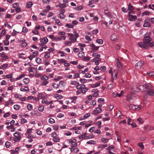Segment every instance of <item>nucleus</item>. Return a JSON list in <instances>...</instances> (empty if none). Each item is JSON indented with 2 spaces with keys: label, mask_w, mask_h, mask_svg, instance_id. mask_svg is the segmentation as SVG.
I'll use <instances>...</instances> for the list:
<instances>
[{
  "label": "nucleus",
  "mask_w": 154,
  "mask_h": 154,
  "mask_svg": "<svg viewBox=\"0 0 154 154\" xmlns=\"http://www.w3.org/2000/svg\"><path fill=\"white\" fill-rule=\"evenodd\" d=\"M143 42H139L138 45L140 47L147 49L148 47H152L154 46V42H151L152 38L147 33H146L143 38Z\"/></svg>",
  "instance_id": "1"
},
{
  "label": "nucleus",
  "mask_w": 154,
  "mask_h": 154,
  "mask_svg": "<svg viewBox=\"0 0 154 154\" xmlns=\"http://www.w3.org/2000/svg\"><path fill=\"white\" fill-rule=\"evenodd\" d=\"M146 86H145V91H146L152 90L153 86L149 83H146L145 84Z\"/></svg>",
  "instance_id": "2"
},
{
  "label": "nucleus",
  "mask_w": 154,
  "mask_h": 154,
  "mask_svg": "<svg viewBox=\"0 0 154 154\" xmlns=\"http://www.w3.org/2000/svg\"><path fill=\"white\" fill-rule=\"evenodd\" d=\"M144 62L142 61H139L135 65V68L137 69H140L143 66Z\"/></svg>",
  "instance_id": "3"
},
{
  "label": "nucleus",
  "mask_w": 154,
  "mask_h": 154,
  "mask_svg": "<svg viewBox=\"0 0 154 154\" xmlns=\"http://www.w3.org/2000/svg\"><path fill=\"white\" fill-rule=\"evenodd\" d=\"M150 22V21L149 18L146 19L144 21V23L143 25V26L144 27L150 26L151 24L149 23Z\"/></svg>",
  "instance_id": "4"
},
{
  "label": "nucleus",
  "mask_w": 154,
  "mask_h": 154,
  "mask_svg": "<svg viewBox=\"0 0 154 154\" xmlns=\"http://www.w3.org/2000/svg\"><path fill=\"white\" fill-rule=\"evenodd\" d=\"M102 111V109L99 107L95 108L93 111V113L94 115H97L99 113H100Z\"/></svg>",
  "instance_id": "5"
},
{
  "label": "nucleus",
  "mask_w": 154,
  "mask_h": 154,
  "mask_svg": "<svg viewBox=\"0 0 154 154\" xmlns=\"http://www.w3.org/2000/svg\"><path fill=\"white\" fill-rule=\"evenodd\" d=\"M116 60H117V65L118 69L119 71H120L122 68V65L119 59L117 58Z\"/></svg>",
  "instance_id": "6"
},
{
  "label": "nucleus",
  "mask_w": 154,
  "mask_h": 154,
  "mask_svg": "<svg viewBox=\"0 0 154 154\" xmlns=\"http://www.w3.org/2000/svg\"><path fill=\"white\" fill-rule=\"evenodd\" d=\"M136 16H133V15L129 14L128 16V20L130 21H133L137 19Z\"/></svg>",
  "instance_id": "7"
},
{
  "label": "nucleus",
  "mask_w": 154,
  "mask_h": 154,
  "mask_svg": "<svg viewBox=\"0 0 154 154\" xmlns=\"http://www.w3.org/2000/svg\"><path fill=\"white\" fill-rule=\"evenodd\" d=\"M74 36L70 38V40L72 42H74L76 41L77 38L79 37V35L78 34H76L74 35Z\"/></svg>",
  "instance_id": "8"
},
{
  "label": "nucleus",
  "mask_w": 154,
  "mask_h": 154,
  "mask_svg": "<svg viewBox=\"0 0 154 154\" xmlns=\"http://www.w3.org/2000/svg\"><path fill=\"white\" fill-rule=\"evenodd\" d=\"M65 11L64 9H61V12L59 15L58 17L61 19H63L65 17V15L64 14Z\"/></svg>",
  "instance_id": "9"
},
{
  "label": "nucleus",
  "mask_w": 154,
  "mask_h": 154,
  "mask_svg": "<svg viewBox=\"0 0 154 154\" xmlns=\"http://www.w3.org/2000/svg\"><path fill=\"white\" fill-rule=\"evenodd\" d=\"M38 52L37 51H35L33 52V55L29 56L28 57V58L30 60H31L33 58L35 57V56L37 55Z\"/></svg>",
  "instance_id": "10"
},
{
  "label": "nucleus",
  "mask_w": 154,
  "mask_h": 154,
  "mask_svg": "<svg viewBox=\"0 0 154 154\" xmlns=\"http://www.w3.org/2000/svg\"><path fill=\"white\" fill-rule=\"evenodd\" d=\"M48 41V39L47 38H41L40 39V42L42 43V44H46Z\"/></svg>",
  "instance_id": "11"
},
{
  "label": "nucleus",
  "mask_w": 154,
  "mask_h": 154,
  "mask_svg": "<svg viewBox=\"0 0 154 154\" xmlns=\"http://www.w3.org/2000/svg\"><path fill=\"white\" fill-rule=\"evenodd\" d=\"M20 90L22 91H26L27 92H29V89L28 87H25L23 88V86L21 87L20 88Z\"/></svg>",
  "instance_id": "12"
},
{
  "label": "nucleus",
  "mask_w": 154,
  "mask_h": 154,
  "mask_svg": "<svg viewBox=\"0 0 154 154\" xmlns=\"http://www.w3.org/2000/svg\"><path fill=\"white\" fill-rule=\"evenodd\" d=\"M110 38L111 40L112 41H115L117 40L118 39L117 36L115 34H113L111 36Z\"/></svg>",
  "instance_id": "13"
},
{
  "label": "nucleus",
  "mask_w": 154,
  "mask_h": 154,
  "mask_svg": "<svg viewBox=\"0 0 154 154\" xmlns=\"http://www.w3.org/2000/svg\"><path fill=\"white\" fill-rule=\"evenodd\" d=\"M40 79L42 81H46L49 78L46 75H43L41 77Z\"/></svg>",
  "instance_id": "14"
},
{
  "label": "nucleus",
  "mask_w": 154,
  "mask_h": 154,
  "mask_svg": "<svg viewBox=\"0 0 154 154\" xmlns=\"http://www.w3.org/2000/svg\"><path fill=\"white\" fill-rule=\"evenodd\" d=\"M87 134L86 133H85L83 134H82L79 137V138L80 139H86V137H87V136H86V135Z\"/></svg>",
  "instance_id": "15"
},
{
  "label": "nucleus",
  "mask_w": 154,
  "mask_h": 154,
  "mask_svg": "<svg viewBox=\"0 0 154 154\" xmlns=\"http://www.w3.org/2000/svg\"><path fill=\"white\" fill-rule=\"evenodd\" d=\"M42 103L44 104L45 103L47 105H48L52 103L51 101H48L46 99V100H42Z\"/></svg>",
  "instance_id": "16"
},
{
  "label": "nucleus",
  "mask_w": 154,
  "mask_h": 154,
  "mask_svg": "<svg viewBox=\"0 0 154 154\" xmlns=\"http://www.w3.org/2000/svg\"><path fill=\"white\" fill-rule=\"evenodd\" d=\"M90 46L92 48V49L94 50H97L99 48V47L96 46L93 44H90Z\"/></svg>",
  "instance_id": "17"
},
{
  "label": "nucleus",
  "mask_w": 154,
  "mask_h": 154,
  "mask_svg": "<svg viewBox=\"0 0 154 154\" xmlns=\"http://www.w3.org/2000/svg\"><path fill=\"white\" fill-rule=\"evenodd\" d=\"M146 92L147 94L149 95H154V92L152 91V90L146 91Z\"/></svg>",
  "instance_id": "18"
},
{
  "label": "nucleus",
  "mask_w": 154,
  "mask_h": 154,
  "mask_svg": "<svg viewBox=\"0 0 154 154\" xmlns=\"http://www.w3.org/2000/svg\"><path fill=\"white\" fill-rule=\"evenodd\" d=\"M129 108L130 109L132 110H135L137 108L135 107V105H134L133 104H131L129 106Z\"/></svg>",
  "instance_id": "19"
},
{
  "label": "nucleus",
  "mask_w": 154,
  "mask_h": 154,
  "mask_svg": "<svg viewBox=\"0 0 154 154\" xmlns=\"http://www.w3.org/2000/svg\"><path fill=\"white\" fill-rule=\"evenodd\" d=\"M21 139V137L20 136H17V137H15L13 139V140L14 141L16 142L19 140Z\"/></svg>",
  "instance_id": "20"
},
{
  "label": "nucleus",
  "mask_w": 154,
  "mask_h": 154,
  "mask_svg": "<svg viewBox=\"0 0 154 154\" xmlns=\"http://www.w3.org/2000/svg\"><path fill=\"white\" fill-rule=\"evenodd\" d=\"M57 99H61L63 98V96L58 94H56L54 96Z\"/></svg>",
  "instance_id": "21"
},
{
  "label": "nucleus",
  "mask_w": 154,
  "mask_h": 154,
  "mask_svg": "<svg viewBox=\"0 0 154 154\" xmlns=\"http://www.w3.org/2000/svg\"><path fill=\"white\" fill-rule=\"evenodd\" d=\"M49 52H45V55H44V57L45 58L48 59L49 58Z\"/></svg>",
  "instance_id": "22"
},
{
  "label": "nucleus",
  "mask_w": 154,
  "mask_h": 154,
  "mask_svg": "<svg viewBox=\"0 0 154 154\" xmlns=\"http://www.w3.org/2000/svg\"><path fill=\"white\" fill-rule=\"evenodd\" d=\"M31 72L33 73L37 72V70L36 68L34 67H31Z\"/></svg>",
  "instance_id": "23"
},
{
  "label": "nucleus",
  "mask_w": 154,
  "mask_h": 154,
  "mask_svg": "<svg viewBox=\"0 0 154 154\" xmlns=\"http://www.w3.org/2000/svg\"><path fill=\"white\" fill-rule=\"evenodd\" d=\"M145 86L143 85H140L139 87V89L142 91H145Z\"/></svg>",
  "instance_id": "24"
},
{
  "label": "nucleus",
  "mask_w": 154,
  "mask_h": 154,
  "mask_svg": "<svg viewBox=\"0 0 154 154\" xmlns=\"http://www.w3.org/2000/svg\"><path fill=\"white\" fill-rule=\"evenodd\" d=\"M29 79L28 78H25L23 79V82L25 84H27L29 83Z\"/></svg>",
  "instance_id": "25"
},
{
  "label": "nucleus",
  "mask_w": 154,
  "mask_h": 154,
  "mask_svg": "<svg viewBox=\"0 0 154 154\" xmlns=\"http://www.w3.org/2000/svg\"><path fill=\"white\" fill-rule=\"evenodd\" d=\"M35 61L37 63L39 64L42 62V60L39 57H36L35 59Z\"/></svg>",
  "instance_id": "26"
},
{
  "label": "nucleus",
  "mask_w": 154,
  "mask_h": 154,
  "mask_svg": "<svg viewBox=\"0 0 154 154\" xmlns=\"http://www.w3.org/2000/svg\"><path fill=\"white\" fill-rule=\"evenodd\" d=\"M92 56L93 57H96V58H97L100 57V55L97 53H93L92 54Z\"/></svg>",
  "instance_id": "27"
},
{
  "label": "nucleus",
  "mask_w": 154,
  "mask_h": 154,
  "mask_svg": "<svg viewBox=\"0 0 154 154\" xmlns=\"http://www.w3.org/2000/svg\"><path fill=\"white\" fill-rule=\"evenodd\" d=\"M117 73L115 72L112 74V78H113L114 79H116L117 78Z\"/></svg>",
  "instance_id": "28"
},
{
  "label": "nucleus",
  "mask_w": 154,
  "mask_h": 154,
  "mask_svg": "<svg viewBox=\"0 0 154 154\" xmlns=\"http://www.w3.org/2000/svg\"><path fill=\"white\" fill-rule=\"evenodd\" d=\"M95 143L96 142L93 140H91L87 142V144H95Z\"/></svg>",
  "instance_id": "29"
},
{
  "label": "nucleus",
  "mask_w": 154,
  "mask_h": 154,
  "mask_svg": "<svg viewBox=\"0 0 154 154\" xmlns=\"http://www.w3.org/2000/svg\"><path fill=\"white\" fill-rule=\"evenodd\" d=\"M52 86L55 89H57L59 87V85L55 83H53Z\"/></svg>",
  "instance_id": "30"
},
{
  "label": "nucleus",
  "mask_w": 154,
  "mask_h": 154,
  "mask_svg": "<svg viewBox=\"0 0 154 154\" xmlns=\"http://www.w3.org/2000/svg\"><path fill=\"white\" fill-rule=\"evenodd\" d=\"M96 42L99 44H102L103 42V41L102 39H98L97 40Z\"/></svg>",
  "instance_id": "31"
},
{
  "label": "nucleus",
  "mask_w": 154,
  "mask_h": 154,
  "mask_svg": "<svg viewBox=\"0 0 154 154\" xmlns=\"http://www.w3.org/2000/svg\"><path fill=\"white\" fill-rule=\"evenodd\" d=\"M134 7L132 6L131 4L129 3L128 5V10H134Z\"/></svg>",
  "instance_id": "32"
},
{
  "label": "nucleus",
  "mask_w": 154,
  "mask_h": 154,
  "mask_svg": "<svg viewBox=\"0 0 154 154\" xmlns=\"http://www.w3.org/2000/svg\"><path fill=\"white\" fill-rule=\"evenodd\" d=\"M58 62L59 63H65L66 60L64 59H61L58 60Z\"/></svg>",
  "instance_id": "33"
},
{
  "label": "nucleus",
  "mask_w": 154,
  "mask_h": 154,
  "mask_svg": "<svg viewBox=\"0 0 154 154\" xmlns=\"http://www.w3.org/2000/svg\"><path fill=\"white\" fill-rule=\"evenodd\" d=\"M138 146H139L141 149L143 150L144 149V146L142 143H140L138 144Z\"/></svg>",
  "instance_id": "34"
},
{
  "label": "nucleus",
  "mask_w": 154,
  "mask_h": 154,
  "mask_svg": "<svg viewBox=\"0 0 154 154\" xmlns=\"http://www.w3.org/2000/svg\"><path fill=\"white\" fill-rule=\"evenodd\" d=\"M62 38L61 36L60 37H55L54 38V40L56 41H58L61 40Z\"/></svg>",
  "instance_id": "35"
},
{
  "label": "nucleus",
  "mask_w": 154,
  "mask_h": 154,
  "mask_svg": "<svg viewBox=\"0 0 154 154\" xmlns=\"http://www.w3.org/2000/svg\"><path fill=\"white\" fill-rule=\"evenodd\" d=\"M104 99L103 98H100L98 99V102L101 103H104Z\"/></svg>",
  "instance_id": "36"
},
{
  "label": "nucleus",
  "mask_w": 154,
  "mask_h": 154,
  "mask_svg": "<svg viewBox=\"0 0 154 154\" xmlns=\"http://www.w3.org/2000/svg\"><path fill=\"white\" fill-rule=\"evenodd\" d=\"M48 122L52 124L54 123L55 121L54 119L52 118H51L49 119Z\"/></svg>",
  "instance_id": "37"
},
{
  "label": "nucleus",
  "mask_w": 154,
  "mask_h": 154,
  "mask_svg": "<svg viewBox=\"0 0 154 154\" xmlns=\"http://www.w3.org/2000/svg\"><path fill=\"white\" fill-rule=\"evenodd\" d=\"M20 107V106L17 104H16L14 106V109L16 110H18Z\"/></svg>",
  "instance_id": "38"
},
{
  "label": "nucleus",
  "mask_w": 154,
  "mask_h": 154,
  "mask_svg": "<svg viewBox=\"0 0 154 154\" xmlns=\"http://www.w3.org/2000/svg\"><path fill=\"white\" fill-rule=\"evenodd\" d=\"M13 7L14 8H16L19 7V4L18 3H15L13 4Z\"/></svg>",
  "instance_id": "39"
},
{
  "label": "nucleus",
  "mask_w": 154,
  "mask_h": 154,
  "mask_svg": "<svg viewBox=\"0 0 154 154\" xmlns=\"http://www.w3.org/2000/svg\"><path fill=\"white\" fill-rule=\"evenodd\" d=\"M100 83L98 82V83H96L95 84L93 85H92L91 87L93 88H95L96 87L99 86L100 85Z\"/></svg>",
  "instance_id": "40"
},
{
  "label": "nucleus",
  "mask_w": 154,
  "mask_h": 154,
  "mask_svg": "<svg viewBox=\"0 0 154 154\" xmlns=\"http://www.w3.org/2000/svg\"><path fill=\"white\" fill-rule=\"evenodd\" d=\"M32 108V105L30 104H28L27 106V109L29 110H31Z\"/></svg>",
  "instance_id": "41"
},
{
  "label": "nucleus",
  "mask_w": 154,
  "mask_h": 154,
  "mask_svg": "<svg viewBox=\"0 0 154 154\" xmlns=\"http://www.w3.org/2000/svg\"><path fill=\"white\" fill-rule=\"evenodd\" d=\"M147 76H151L154 75V72H150L147 73Z\"/></svg>",
  "instance_id": "42"
},
{
  "label": "nucleus",
  "mask_w": 154,
  "mask_h": 154,
  "mask_svg": "<svg viewBox=\"0 0 154 154\" xmlns=\"http://www.w3.org/2000/svg\"><path fill=\"white\" fill-rule=\"evenodd\" d=\"M149 12L148 11H146L143 12L142 13V15L143 16L149 15Z\"/></svg>",
  "instance_id": "43"
},
{
  "label": "nucleus",
  "mask_w": 154,
  "mask_h": 154,
  "mask_svg": "<svg viewBox=\"0 0 154 154\" xmlns=\"http://www.w3.org/2000/svg\"><path fill=\"white\" fill-rule=\"evenodd\" d=\"M109 139L108 138H103L101 139L102 142L104 143H106L109 140Z\"/></svg>",
  "instance_id": "44"
},
{
  "label": "nucleus",
  "mask_w": 154,
  "mask_h": 154,
  "mask_svg": "<svg viewBox=\"0 0 154 154\" xmlns=\"http://www.w3.org/2000/svg\"><path fill=\"white\" fill-rule=\"evenodd\" d=\"M44 109V107L42 106H41L38 107V110L40 112H42L43 111Z\"/></svg>",
  "instance_id": "45"
},
{
  "label": "nucleus",
  "mask_w": 154,
  "mask_h": 154,
  "mask_svg": "<svg viewBox=\"0 0 154 154\" xmlns=\"http://www.w3.org/2000/svg\"><path fill=\"white\" fill-rule=\"evenodd\" d=\"M84 55V54L83 52H79L78 54V56L79 57H83Z\"/></svg>",
  "instance_id": "46"
},
{
  "label": "nucleus",
  "mask_w": 154,
  "mask_h": 154,
  "mask_svg": "<svg viewBox=\"0 0 154 154\" xmlns=\"http://www.w3.org/2000/svg\"><path fill=\"white\" fill-rule=\"evenodd\" d=\"M137 121L139 122V123L142 124L143 123V121L142 119L141 118H139L137 119Z\"/></svg>",
  "instance_id": "47"
},
{
  "label": "nucleus",
  "mask_w": 154,
  "mask_h": 154,
  "mask_svg": "<svg viewBox=\"0 0 154 154\" xmlns=\"http://www.w3.org/2000/svg\"><path fill=\"white\" fill-rule=\"evenodd\" d=\"M5 145L7 148H8L10 146V143L9 142L7 141L5 143Z\"/></svg>",
  "instance_id": "48"
},
{
  "label": "nucleus",
  "mask_w": 154,
  "mask_h": 154,
  "mask_svg": "<svg viewBox=\"0 0 154 154\" xmlns=\"http://www.w3.org/2000/svg\"><path fill=\"white\" fill-rule=\"evenodd\" d=\"M66 27L70 28H73L74 27V25L72 24H70L68 23H67L66 25Z\"/></svg>",
  "instance_id": "49"
},
{
  "label": "nucleus",
  "mask_w": 154,
  "mask_h": 154,
  "mask_svg": "<svg viewBox=\"0 0 154 154\" xmlns=\"http://www.w3.org/2000/svg\"><path fill=\"white\" fill-rule=\"evenodd\" d=\"M32 5V3L31 2H29L27 3V7L28 8H30Z\"/></svg>",
  "instance_id": "50"
},
{
  "label": "nucleus",
  "mask_w": 154,
  "mask_h": 154,
  "mask_svg": "<svg viewBox=\"0 0 154 154\" xmlns=\"http://www.w3.org/2000/svg\"><path fill=\"white\" fill-rule=\"evenodd\" d=\"M107 146H108V145L107 144H106L104 145H100L98 147V148L102 149L103 148H105V147H106Z\"/></svg>",
  "instance_id": "51"
},
{
  "label": "nucleus",
  "mask_w": 154,
  "mask_h": 154,
  "mask_svg": "<svg viewBox=\"0 0 154 154\" xmlns=\"http://www.w3.org/2000/svg\"><path fill=\"white\" fill-rule=\"evenodd\" d=\"M90 116V114L89 113L85 114L84 115V117L85 118H86Z\"/></svg>",
  "instance_id": "52"
},
{
  "label": "nucleus",
  "mask_w": 154,
  "mask_h": 154,
  "mask_svg": "<svg viewBox=\"0 0 154 154\" xmlns=\"http://www.w3.org/2000/svg\"><path fill=\"white\" fill-rule=\"evenodd\" d=\"M71 85H79V83L78 82H76V81H72L71 82Z\"/></svg>",
  "instance_id": "53"
},
{
  "label": "nucleus",
  "mask_w": 154,
  "mask_h": 154,
  "mask_svg": "<svg viewBox=\"0 0 154 154\" xmlns=\"http://www.w3.org/2000/svg\"><path fill=\"white\" fill-rule=\"evenodd\" d=\"M88 90V88H85V89L83 88L81 89L82 93H85Z\"/></svg>",
  "instance_id": "54"
},
{
  "label": "nucleus",
  "mask_w": 154,
  "mask_h": 154,
  "mask_svg": "<svg viewBox=\"0 0 154 154\" xmlns=\"http://www.w3.org/2000/svg\"><path fill=\"white\" fill-rule=\"evenodd\" d=\"M35 137H34L33 135H32L31 134H29L27 136V138L29 139H32L34 138H35Z\"/></svg>",
  "instance_id": "55"
},
{
  "label": "nucleus",
  "mask_w": 154,
  "mask_h": 154,
  "mask_svg": "<svg viewBox=\"0 0 154 154\" xmlns=\"http://www.w3.org/2000/svg\"><path fill=\"white\" fill-rule=\"evenodd\" d=\"M80 82L82 83H85L87 82V80L85 79H80Z\"/></svg>",
  "instance_id": "56"
},
{
  "label": "nucleus",
  "mask_w": 154,
  "mask_h": 154,
  "mask_svg": "<svg viewBox=\"0 0 154 154\" xmlns=\"http://www.w3.org/2000/svg\"><path fill=\"white\" fill-rule=\"evenodd\" d=\"M91 75L90 74L88 73H87L85 75V77L86 78H90L91 77Z\"/></svg>",
  "instance_id": "57"
},
{
  "label": "nucleus",
  "mask_w": 154,
  "mask_h": 154,
  "mask_svg": "<svg viewBox=\"0 0 154 154\" xmlns=\"http://www.w3.org/2000/svg\"><path fill=\"white\" fill-rule=\"evenodd\" d=\"M90 58L89 57H84L83 60L84 61H87L89 60Z\"/></svg>",
  "instance_id": "58"
},
{
  "label": "nucleus",
  "mask_w": 154,
  "mask_h": 154,
  "mask_svg": "<svg viewBox=\"0 0 154 154\" xmlns=\"http://www.w3.org/2000/svg\"><path fill=\"white\" fill-rule=\"evenodd\" d=\"M12 76V74H9L6 75V77L7 78L10 79L11 78Z\"/></svg>",
  "instance_id": "59"
},
{
  "label": "nucleus",
  "mask_w": 154,
  "mask_h": 154,
  "mask_svg": "<svg viewBox=\"0 0 154 154\" xmlns=\"http://www.w3.org/2000/svg\"><path fill=\"white\" fill-rule=\"evenodd\" d=\"M94 136L93 135V134H92V135H89L88 136H87V137H86V139H90V138H94Z\"/></svg>",
  "instance_id": "60"
},
{
  "label": "nucleus",
  "mask_w": 154,
  "mask_h": 154,
  "mask_svg": "<svg viewBox=\"0 0 154 154\" xmlns=\"http://www.w3.org/2000/svg\"><path fill=\"white\" fill-rule=\"evenodd\" d=\"M4 42L5 45H9V42L8 40H5Z\"/></svg>",
  "instance_id": "61"
},
{
  "label": "nucleus",
  "mask_w": 154,
  "mask_h": 154,
  "mask_svg": "<svg viewBox=\"0 0 154 154\" xmlns=\"http://www.w3.org/2000/svg\"><path fill=\"white\" fill-rule=\"evenodd\" d=\"M121 115V112L119 110L117 112V113L116 114V116L118 117H119Z\"/></svg>",
  "instance_id": "62"
},
{
  "label": "nucleus",
  "mask_w": 154,
  "mask_h": 154,
  "mask_svg": "<svg viewBox=\"0 0 154 154\" xmlns=\"http://www.w3.org/2000/svg\"><path fill=\"white\" fill-rule=\"evenodd\" d=\"M28 31V29L25 27H24L23 28L22 32L24 33Z\"/></svg>",
  "instance_id": "63"
},
{
  "label": "nucleus",
  "mask_w": 154,
  "mask_h": 154,
  "mask_svg": "<svg viewBox=\"0 0 154 154\" xmlns=\"http://www.w3.org/2000/svg\"><path fill=\"white\" fill-rule=\"evenodd\" d=\"M27 122V121L26 119H22L21 120V122L22 124H24Z\"/></svg>",
  "instance_id": "64"
}]
</instances>
